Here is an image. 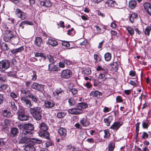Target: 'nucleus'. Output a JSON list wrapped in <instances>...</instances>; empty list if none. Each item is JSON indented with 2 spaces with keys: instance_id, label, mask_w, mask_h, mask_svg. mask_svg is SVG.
<instances>
[{
  "instance_id": "e433bc0d",
  "label": "nucleus",
  "mask_w": 151,
  "mask_h": 151,
  "mask_svg": "<svg viewBox=\"0 0 151 151\" xmlns=\"http://www.w3.org/2000/svg\"><path fill=\"white\" fill-rule=\"evenodd\" d=\"M110 66L111 67V70H113L114 72L117 71L118 70V65L117 62H113V63L110 64Z\"/></svg>"
},
{
  "instance_id": "bf43d9fd",
  "label": "nucleus",
  "mask_w": 151,
  "mask_h": 151,
  "mask_svg": "<svg viewBox=\"0 0 151 151\" xmlns=\"http://www.w3.org/2000/svg\"><path fill=\"white\" fill-rule=\"evenodd\" d=\"M8 20L10 22L9 23L12 24H14L16 22L15 19L12 17H9Z\"/></svg>"
},
{
  "instance_id": "473e14b6",
  "label": "nucleus",
  "mask_w": 151,
  "mask_h": 151,
  "mask_svg": "<svg viewBox=\"0 0 151 151\" xmlns=\"http://www.w3.org/2000/svg\"><path fill=\"white\" fill-rule=\"evenodd\" d=\"M52 3L50 0H46L40 2V4L42 6H45L46 7H49L51 6Z\"/></svg>"
},
{
  "instance_id": "2f4dec72",
  "label": "nucleus",
  "mask_w": 151,
  "mask_h": 151,
  "mask_svg": "<svg viewBox=\"0 0 151 151\" xmlns=\"http://www.w3.org/2000/svg\"><path fill=\"white\" fill-rule=\"evenodd\" d=\"M88 106V104L84 102H81L78 104L77 107L79 110H82V109H85Z\"/></svg>"
},
{
  "instance_id": "6e6d98bb",
  "label": "nucleus",
  "mask_w": 151,
  "mask_h": 151,
  "mask_svg": "<svg viewBox=\"0 0 151 151\" xmlns=\"http://www.w3.org/2000/svg\"><path fill=\"white\" fill-rule=\"evenodd\" d=\"M31 140H32V142H33L34 145L35 144H41L42 142V140L32 138Z\"/></svg>"
},
{
  "instance_id": "f03ea898",
  "label": "nucleus",
  "mask_w": 151,
  "mask_h": 151,
  "mask_svg": "<svg viewBox=\"0 0 151 151\" xmlns=\"http://www.w3.org/2000/svg\"><path fill=\"white\" fill-rule=\"evenodd\" d=\"M6 34L4 35L3 40L5 42H11L13 44L15 45L17 42L15 41L14 42L12 40H14L16 39L14 37V35L13 32L10 30H7L5 31Z\"/></svg>"
},
{
  "instance_id": "f704fd0d",
  "label": "nucleus",
  "mask_w": 151,
  "mask_h": 151,
  "mask_svg": "<svg viewBox=\"0 0 151 151\" xmlns=\"http://www.w3.org/2000/svg\"><path fill=\"white\" fill-rule=\"evenodd\" d=\"M115 142H114L110 141L108 145V151H113L115 148Z\"/></svg>"
},
{
  "instance_id": "7ed1b4c3",
  "label": "nucleus",
  "mask_w": 151,
  "mask_h": 151,
  "mask_svg": "<svg viewBox=\"0 0 151 151\" xmlns=\"http://www.w3.org/2000/svg\"><path fill=\"white\" fill-rule=\"evenodd\" d=\"M65 90L63 88L59 87L55 89L52 92V95L55 98L58 100H61L64 94Z\"/></svg>"
},
{
  "instance_id": "13d9d810",
  "label": "nucleus",
  "mask_w": 151,
  "mask_h": 151,
  "mask_svg": "<svg viewBox=\"0 0 151 151\" xmlns=\"http://www.w3.org/2000/svg\"><path fill=\"white\" fill-rule=\"evenodd\" d=\"M65 116V114L63 112H58L57 114V116L59 118H62Z\"/></svg>"
},
{
  "instance_id": "4be33fe9",
  "label": "nucleus",
  "mask_w": 151,
  "mask_h": 151,
  "mask_svg": "<svg viewBox=\"0 0 151 151\" xmlns=\"http://www.w3.org/2000/svg\"><path fill=\"white\" fill-rule=\"evenodd\" d=\"M31 139L32 138H29L26 137H24L19 140V143L21 144L26 143L27 145L29 144L30 142L32 141Z\"/></svg>"
},
{
  "instance_id": "69168bd1",
  "label": "nucleus",
  "mask_w": 151,
  "mask_h": 151,
  "mask_svg": "<svg viewBox=\"0 0 151 151\" xmlns=\"http://www.w3.org/2000/svg\"><path fill=\"white\" fill-rule=\"evenodd\" d=\"M136 75V72L134 70H131L129 71V75L132 77H134Z\"/></svg>"
},
{
  "instance_id": "a19ab883",
  "label": "nucleus",
  "mask_w": 151,
  "mask_h": 151,
  "mask_svg": "<svg viewBox=\"0 0 151 151\" xmlns=\"http://www.w3.org/2000/svg\"><path fill=\"white\" fill-rule=\"evenodd\" d=\"M22 134L24 135L31 137L32 136L33 132L30 130L23 129Z\"/></svg>"
},
{
  "instance_id": "4d7b16f0",
  "label": "nucleus",
  "mask_w": 151,
  "mask_h": 151,
  "mask_svg": "<svg viewBox=\"0 0 151 151\" xmlns=\"http://www.w3.org/2000/svg\"><path fill=\"white\" fill-rule=\"evenodd\" d=\"M68 90L69 91L71 92L73 95L77 94L78 92L77 89L75 88H70Z\"/></svg>"
},
{
  "instance_id": "393cba45",
  "label": "nucleus",
  "mask_w": 151,
  "mask_h": 151,
  "mask_svg": "<svg viewBox=\"0 0 151 151\" xmlns=\"http://www.w3.org/2000/svg\"><path fill=\"white\" fill-rule=\"evenodd\" d=\"M39 135L40 137L47 139L48 140H50L49 133L47 131H40Z\"/></svg>"
},
{
  "instance_id": "6ab92c4d",
  "label": "nucleus",
  "mask_w": 151,
  "mask_h": 151,
  "mask_svg": "<svg viewBox=\"0 0 151 151\" xmlns=\"http://www.w3.org/2000/svg\"><path fill=\"white\" fill-rule=\"evenodd\" d=\"M22 128L23 129L30 130L31 131H33L35 128L34 125L29 123L23 124L22 126Z\"/></svg>"
},
{
  "instance_id": "680f3d73",
  "label": "nucleus",
  "mask_w": 151,
  "mask_h": 151,
  "mask_svg": "<svg viewBox=\"0 0 151 151\" xmlns=\"http://www.w3.org/2000/svg\"><path fill=\"white\" fill-rule=\"evenodd\" d=\"M116 101L118 103H121L123 102V99L120 96H118L116 98Z\"/></svg>"
},
{
  "instance_id": "58836bf2",
  "label": "nucleus",
  "mask_w": 151,
  "mask_h": 151,
  "mask_svg": "<svg viewBox=\"0 0 151 151\" xmlns=\"http://www.w3.org/2000/svg\"><path fill=\"white\" fill-rule=\"evenodd\" d=\"M96 70L97 71H102L103 72V73L105 74H107L108 73V70L107 69H105L102 68V67L100 65H98L96 68Z\"/></svg>"
},
{
  "instance_id": "864d4df0",
  "label": "nucleus",
  "mask_w": 151,
  "mask_h": 151,
  "mask_svg": "<svg viewBox=\"0 0 151 151\" xmlns=\"http://www.w3.org/2000/svg\"><path fill=\"white\" fill-rule=\"evenodd\" d=\"M75 30L73 28H72L68 30L67 34L68 35L73 36L75 34Z\"/></svg>"
},
{
  "instance_id": "338daca9",
  "label": "nucleus",
  "mask_w": 151,
  "mask_h": 151,
  "mask_svg": "<svg viewBox=\"0 0 151 151\" xmlns=\"http://www.w3.org/2000/svg\"><path fill=\"white\" fill-rule=\"evenodd\" d=\"M58 66L59 67L62 68H64L65 67V64L63 60L59 63Z\"/></svg>"
},
{
  "instance_id": "a878e982",
  "label": "nucleus",
  "mask_w": 151,
  "mask_h": 151,
  "mask_svg": "<svg viewBox=\"0 0 151 151\" xmlns=\"http://www.w3.org/2000/svg\"><path fill=\"white\" fill-rule=\"evenodd\" d=\"M24 48L23 46H22L15 49H12L9 50V52H10L13 55H16L17 53L23 51L24 50Z\"/></svg>"
},
{
  "instance_id": "20e7f679",
  "label": "nucleus",
  "mask_w": 151,
  "mask_h": 151,
  "mask_svg": "<svg viewBox=\"0 0 151 151\" xmlns=\"http://www.w3.org/2000/svg\"><path fill=\"white\" fill-rule=\"evenodd\" d=\"M10 67L9 60L7 59L3 60L0 61V72L5 73V70Z\"/></svg>"
},
{
  "instance_id": "39448f33",
  "label": "nucleus",
  "mask_w": 151,
  "mask_h": 151,
  "mask_svg": "<svg viewBox=\"0 0 151 151\" xmlns=\"http://www.w3.org/2000/svg\"><path fill=\"white\" fill-rule=\"evenodd\" d=\"M17 114V118L20 121H24L28 120L29 117L26 115L24 110L22 109L18 110Z\"/></svg>"
},
{
  "instance_id": "f8f14e48",
  "label": "nucleus",
  "mask_w": 151,
  "mask_h": 151,
  "mask_svg": "<svg viewBox=\"0 0 151 151\" xmlns=\"http://www.w3.org/2000/svg\"><path fill=\"white\" fill-rule=\"evenodd\" d=\"M33 142H30L28 145H26L24 148L25 151H35L36 149L34 147Z\"/></svg>"
},
{
  "instance_id": "9b49d317",
  "label": "nucleus",
  "mask_w": 151,
  "mask_h": 151,
  "mask_svg": "<svg viewBox=\"0 0 151 151\" xmlns=\"http://www.w3.org/2000/svg\"><path fill=\"white\" fill-rule=\"evenodd\" d=\"M20 101L22 104L29 108H30L32 106L31 100L29 99H27L26 97H21Z\"/></svg>"
},
{
  "instance_id": "4468645a",
  "label": "nucleus",
  "mask_w": 151,
  "mask_h": 151,
  "mask_svg": "<svg viewBox=\"0 0 151 151\" xmlns=\"http://www.w3.org/2000/svg\"><path fill=\"white\" fill-rule=\"evenodd\" d=\"M55 105V103L53 101L45 100L44 101V106L45 108H52L54 107Z\"/></svg>"
},
{
  "instance_id": "1a4fd4ad",
  "label": "nucleus",
  "mask_w": 151,
  "mask_h": 151,
  "mask_svg": "<svg viewBox=\"0 0 151 151\" xmlns=\"http://www.w3.org/2000/svg\"><path fill=\"white\" fill-rule=\"evenodd\" d=\"M44 86L37 83H34L31 86V88L35 89L37 91H42L44 89Z\"/></svg>"
},
{
  "instance_id": "6e6552de",
  "label": "nucleus",
  "mask_w": 151,
  "mask_h": 151,
  "mask_svg": "<svg viewBox=\"0 0 151 151\" xmlns=\"http://www.w3.org/2000/svg\"><path fill=\"white\" fill-rule=\"evenodd\" d=\"M72 74L71 70L68 69L63 70L61 73L60 77L63 78L68 79L70 77Z\"/></svg>"
},
{
  "instance_id": "f3484780",
  "label": "nucleus",
  "mask_w": 151,
  "mask_h": 151,
  "mask_svg": "<svg viewBox=\"0 0 151 151\" xmlns=\"http://www.w3.org/2000/svg\"><path fill=\"white\" fill-rule=\"evenodd\" d=\"M83 112L82 110H79L77 107L69 109L68 110V113L72 114L78 115L82 114Z\"/></svg>"
},
{
  "instance_id": "423d86ee",
  "label": "nucleus",
  "mask_w": 151,
  "mask_h": 151,
  "mask_svg": "<svg viewBox=\"0 0 151 151\" xmlns=\"http://www.w3.org/2000/svg\"><path fill=\"white\" fill-rule=\"evenodd\" d=\"M15 14L17 18L22 20L25 19L27 17L26 13L23 12L19 9H16Z\"/></svg>"
},
{
  "instance_id": "72a5a7b5",
  "label": "nucleus",
  "mask_w": 151,
  "mask_h": 151,
  "mask_svg": "<svg viewBox=\"0 0 151 151\" xmlns=\"http://www.w3.org/2000/svg\"><path fill=\"white\" fill-rule=\"evenodd\" d=\"M90 96H92L93 97H96L98 98L100 96L102 95V93L101 92H99L98 91L96 90L94 91H92L90 93Z\"/></svg>"
},
{
  "instance_id": "ddd939ff",
  "label": "nucleus",
  "mask_w": 151,
  "mask_h": 151,
  "mask_svg": "<svg viewBox=\"0 0 151 151\" xmlns=\"http://www.w3.org/2000/svg\"><path fill=\"white\" fill-rule=\"evenodd\" d=\"M19 130L17 128L13 127L11 129L9 132V136L12 138H14L16 137L19 133Z\"/></svg>"
},
{
  "instance_id": "de8ad7c7",
  "label": "nucleus",
  "mask_w": 151,
  "mask_h": 151,
  "mask_svg": "<svg viewBox=\"0 0 151 151\" xmlns=\"http://www.w3.org/2000/svg\"><path fill=\"white\" fill-rule=\"evenodd\" d=\"M31 77L32 78H31V81H35L37 78V72L35 70H33L32 71V73H31Z\"/></svg>"
},
{
  "instance_id": "2eb2a0df",
  "label": "nucleus",
  "mask_w": 151,
  "mask_h": 151,
  "mask_svg": "<svg viewBox=\"0 0 151 151\" xmlns=\"http://www.w3.org/2000/svg\"><path fill=\"white\" fill-rule=\"evenodd\" d=\"M59 70V68L57 65L50 63L48 65V71L51 73L57 72Z\"/></svg>"
},
{
  "instance_id": "412c9836",
  "label": "nucleus",
  "mask_w": 151,
  "mask_h": 151,
  "mask_svg": "<svg viewBox=\"0 0 151 151\" xmlns=\"http://www.w3.org/2000/svg\"><path fill=\"white\" fill-rule=\"evenodd\" d=\"M25 24L32 26L34 24L32 21L28 20H24L20 22L19 24V27L20 28H21L22 29H24L25 27L24 25Z\"/></svg>"
},
{
  "instance_id": "4c0bfd02",
  "label": "nucleus",
  "mask_w": 151,
  "mask_h": 151,
  "mask_svg": "<svg viewBox=\"0 0 151 151\" xmlns=\"http://www.w3.org/2000/svg\"><path fill=\"white\" fill-rule=\"evenodd\" d=\"M137 2L135 0H132L129 2V6L132 9L135 8L137 6Z\"/></svg>"
},
{
  "instance_id": "bb28decb",
  "label": "nucleus",
  "mask_w": 151,
  "mask_h": 151,
  "mask_svg": "<svg viewBox=\"0 0 151 151\" xmlns=\"http://www.w3.org/2000/svg\"><path fill=\"white\" fill-rule=\"evenodd\" d=\"M105 4H107L110 7H116L117 5V4L116 1L113 0H107L105 2Z\"/></svg>"
},
{
  "instance_id": "aec40b11",
  "label": "nucleus",
  "mask_w": 151,
  "mask_h": 151,
  "mask_svg": "<svg viewBox=\"0 0 151 151\" xmlns=\"http://www.w3.org/2000/svg\"><path fill=\"white\" fill-rule=\"evenodd\" d=\"M113 120V116L112 115H110L104 118L103 121L106 126H109Z\"/></svg>"
},
{
  "instance_id": "9d476101",
  "label": "nucleus",
  "mask_w": 151,
  "mask_h": 151,
  "mask_svg": "<svg viewBox=\"0 0 151 151\" xmlns=\"http://www.w3.org/2000/svg\"><path fill=\"white\" fill-rule=\"evenodd\" d=\"M123 122H114L109 127V129L112 130L114 132H116L120 127L122 125Z\"/></svg>"
},
{
  "instance_id": "37998d69",
  "label": "nucleus",
  "mask_w": 151,
  "mask_h": 151,
  "mask_svg": "<svg viewBox=\"0 0 151 151\" xmlns=\"http://www.w3.org/2000/svg\"><path fill=\"white\" fill-rule=\"evenodd\" d=\"M149 121L147 119L144 120L142 122V127L144 129H147L149 126Z\"/></svg>"
},
{
  "instance_id": "c756f323",
  "label": "nucleus",
  "mask_w": 151,
  "mask_h": 151,
  "mask_svg": "<svg viewBox=\"0 0 151 151\" xmlns=\"http://www.w3.org/2000/svg\"><path fill=\"white\" fill-rule=\"evenodd\" d=\"M138 17V16L137 13H132L129 15V19L131 23H134V21L136 20Z\"/></svg>"
},
{
  "instance_id": "dca6fc26",
  "label": "nucleus",
  "mask_w": 151,
  "mask_h": 151,
  "mask_svg": "<svg viewBox=\"0 0 151 151\" xmlns=\"http://www.w3.org/2000/svg\"><path fill=\"white\" fill-rule=\"evenodd\" d=\"M145 10L147 14L151 16V4L149 2H145L143 4Z\"/></svg>"
},
{
  "instance_id": "b1692460",
  "label": "nucleus",
  "mask_w": 151,
  "mask_h": 151,
  "mask_svg": "<svg viewBox=\"0 0 151 151\" xmlns=\"http://www.w3.org/2000/svg\"><path fill=\"white\" fill-rule=\"evenodd\" d=\"M0 48L2 51L4 52L8 51L10 48L8 44L5 42H1L0 43Z\"/></svg>"
},
{
  "instance_id": "5fc2aeb1",
  "label": "nucleus",
  "mask_w": 151,
  "mask_h": 151,
  "mask_svg": "<svg viewBox=\"0 0 151 151\" xmlns=\"http://www.w3.org/2000/svg\"><path fill=\"white\" fill-rule=\"evenodd\" d=\"M47 58L50 63L53 64L55 63L53 57L50 55H47Z\"/></svg>"
},
{
  "instance_id": "0eeeda50",
  "label": "nucleus",
  "mask_w": 151,
  "mask_h": 151,
  "mask_svg": "<svg viewBox=\"0 0 151 151\" xmlns=\"http://www.w3.org/2000/svg\"><path fill=\"white\" fill-rule=\"evenodd\" d=\"M58 135L61 137L62 140L66 139L67 135V130L63 127H60L58 130Z\"/></svg>"
},
{
  "instance_id": "c85d7f7f",
  "label": "nucleus",
  "mask_w": 151,
  "mask_h": 151,
  "mask_svg": "<svg viewBox=\"0 0 151 151\" xmlns=\"http://www.w3.org/2000/svg\"><path fill=\"white\" fill-rule=\"evenodd\" d=\"M93 57L95 63H99L102 61V56L99 53L94 54Z\"/></svg>"
},
{
  "instance_id": "603ef678",
  "label": "nucleus",
  "mask_w": 151,
  "mask_h": 151,
  "mask_svg": "<svg viewBox=\"0 0 151 151\" xmlns=\"http://www.w3.org/2000/svg\"><path fill=\"white\" fill-rule=\"evenodd\" d=\"M68 102L70 106H73L76 104V101L73 98H70L69 99Z\"/></svg>"
},
{
  "instance_id": "cd10ccee",
  "label": "nucleus",
  "mask_w": 151,
  "mask_h": 151,
  "mask_svg": "<svg viewBox=\"0 0 151 151\" xmlns=\"http://www.w3.org/2000/svg\"><path fill=\"white\" fill-rule=\"evenodd\" d=\"M27 97L31 99L33 103H36L38 101V98L35 94L30 93L28 95Z\"/></svg>"
},
{
  "instance_id": "0e129e2a",
  "label": "nucleus",
  "mask_w": 151,
  "mask_h": 151,
  "mask_svg": "<svg viewBox=\"0 0 151 151\" xmlns=\"http://www.w3.org/2000/svg\"><path fill=\"white\" fill-rule=\"evenodd\" d=\"M88 43V42L87 40H84L82 42H80L79 43L80 45H81V46H86L87 45Z\"/></svg>"
},
{
  "instance_id": "c03bdc74",
  "label": "nucleus",
  "mask_w": 151,
  "mask_h": 151,
  "mask_svg": "<svg viewBox=\"0 0 151 151\" xmlns=\"http://www.w3.org/2000/svg\"><path fill=\"white\" fill-rule=\"evenodd\" d=\"M91 71L90 68H86L83 69L82 73L83 74L87 75L91 74Z\"/></svg>"
},
{
  "instance_id": "a211bd4d",
  "label": "nucleus",
  "mask_w": 151,
  "mask_h": 151,
  "mask_svg": "<svg viewBox=\"0 0 151 151\" xmlns=\"http://www.w3.org/2000/svg\"><path fill=\"white\" fill-rule=\"evenodd\" d=\"M34 44L37 47H41L43 45L42 39L40 37H37L34 41Z\"/></svg>"
},
{
  "instance_id": "f257e3e1",
  "label": "nucleus",
  "mask_w": 151,
  "mask_h": 151,
  "mask_svg": "<svg viewBox=\"0 0 151 151\" xmlns=\"http://www.w3.org/2000/svg\"><path fill=\"white\" fill-rule=\"evenodd\" d=\"M29 111L34 119L40 121L41 119L42 110L41 107L37 106L30 108Z\"/></svg>"
},
{
  "instance_id": "7c9ffc66",
  "label": "nucleus",
  "mask_w": 151,
  "mask_h": 151,
  "mask_svg": "<svg viewBox=\"0 0 151 151\" xmlns=\"http://www.w3.org/2000/svg\"><path fill=\"white\" fill-rule=\"evenodd\" d=\"M39 127L40 128V131H47L48 129V126L45 123L42 122L39 124Z\"/></svg>"
},
{
  "instance_id": "5701e85b",
  "label": "nucleus",
  "mask_w": 151,
  "mask_h": 151,
  "mask_svg": "<svg viewBox=\"0 0 151 151\" xmlns=\"http://www.w3.org/2000/svg\"><path fill=\"white\" fill-rule=\"evenodd\" d=\"M80 122L83 127H85L88 126L90 124V122L86 117L81 119L80 120Z\"/></svg>"
},
{
  "instance_id": "79ce46f5",
  "label": "nucleus",
  "mask_w": 151,
  "mask_h": 151,
  "mask_svg": "<svg viewBox=\"0 0 151 151\" xmlns=\"http://www.w3.org/2000/svg\"><path fill=\"white\" fill-rule=\"evenodd\" d=\"M1 113L4 116L7 117H10L11 114L10 111L6 109L2 110Z\"/></svg>"
},
{
  "instance_id": "e2e57ef3",
  "label": "nucleus",
  "mask_w": 151,
  "mask_h": 151,
  "mask_svg": "<svg viewBox=\"0 0 151 151\" xmlns=\"http://www.w3.org/2000/svg\"><path fill=\"white\" fill-rule=\"evenodd\" d=\"M148 137L147 133L146 132H143L142 135V139H145L146 138H147Z\"/></svg>"
},
{
  "instance_id": "8fccbe9b",
  "label": "nucleus",
  "mask_w": 151,
  "mask_h": 151,
  "mask_svg": "<svg viewBox=\"0 0 151 151\" xmlns=\"http://www.w3.org/2000/svg\"><path fill=\"white\" fill-rule=\"evenodd\" d=\"M151 31V28L150 27L147 26L145 28L144 31L145 34L146 35L149 36L150 32Z\"/></svg>"
},
{
  "instance_id": "3c124183",
  "label": "nucleus",
  "mask_w": 151,
  "mask_h": 151,
  "mask_svg": "<svg viewBox=\"0 0 151 151\" xmlns=\"http://www.w3.org/2000/svg\"><path fill=\"white\" fill-rule=\"evenodd\" d=\"M11 108L12 112L15 113L17 110V106L15 105L14 102L11 103Z\"/></svg>"
},
{
  "instance_id": "052dcab7",
  "label": "nucleus",
  "mask_w": 151,
  "mask_h": 151,
  "mask_svg": "<svg viewBox=\"0 0 151 151\" xmlns=\"http://www.w3.org/2000/svg\"><path fill=\"white\" fill-rule=\"evenodd\" d=\"M62 45L65 46L66 47H68L70 46V44L69 42L65 41H62Z\"/></svg>"
},
{
  "instance_id": "774afa93",
  "label": "nucleus",
  "mask_w": 151,
  "mask_h": 151,
  "mask_svg": "<svg viewBox=\"0 0 151 151\" xmlns=\"http://www.w3.org/2000/svg\"><path fill=\"white\" fill-rule=\"evenodd\" d=\"M8 87L7 84H1L0 85V88L3 90H6Z\"/></svg>"
},
{
  "instance_id": "49530a36",
  "label": "nucleus",
  "mask_w": 151,
  "mask_h": 151,
  "mask_svg": "<svg viewBox=\"0 0 151 151\" xmlns=\"http://www.w3.org/2000/svg\"><path fill=\"white\" fill-rule=\"evenodd\" d=\"M16 72L14 71H10L7 73V75L8 76L11 77H13L14 78H17L16 75Z\"/></svg>"
},
{
  "instance_id": "c9c22d12",
  "label": "nucleus",
  "mask_w": 151,
  "mask_h": 151,
  "mask_svg": "<svg viewBox=\"0 0 151 151\" xmlns=\"http://www.w3.org/2000/svg\"><path fill=\"white\" fill-rule=\"evenodd\" d=\"M47 43L48 45H50L52 47H55L58 45V43L57 41L51 39H48Z\"/></svg>"
},
{
  "instance_id": "ea45409f",
  "label": "nucleus",
  "mask_w": 151,
  "mask_h": 151,
  "mask_svg": "<svg viewBox=\"0 0 151 151\" xmlns=\"http://www.w3.org/2000/svg\"><path fill=\"white\" fill-rule=\"evenodd\" d=\"M104 57L105 61L109 62L111 60L112 58L111 54L109 52H106L105 54Z\"/></svg>"
},
{
  "instance_id": "a18cd8bd",
  "label": "nucleus",
  "mask_w": 151,
  "mask_h": 151,
  "mask_svg": "<svg viewBox=\"0 0 151 151\" xmlns=\"http://www.w3.org/2000/svg\"><path fill=\"white\" fill-rule=\"evenodd\" d=\"M104 138L108 139L110 136V133H109V129H106L104 130Z\"/></svg>"
},
{
  "instance_id": "09e8293b",
  "label": "nucleus",
  "mask_w": 151,
  "mask_h": 151,
  "mask_svg": "<svg viewBox=\"0 0 151 151\" xmlns=\"http://www.w3.org/2000/svg\"><path fill=\"white\" fill-rule=\"evenodd\" d=\"M128 33L131 36H133L134 34V29L131 27H127L126 29Z\"/></svg>"
}]
</instances>
